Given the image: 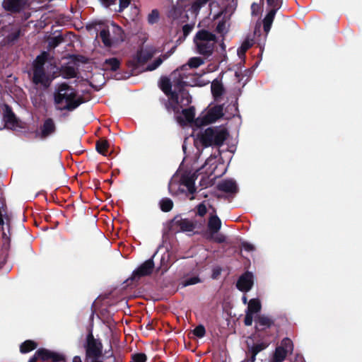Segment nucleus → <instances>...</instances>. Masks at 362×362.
<instances>
[{"instance_id": "49", "label": "nucleus", "mask_w": 362, "mask_h": 362, "mask_svg": "<svg viewBox=\"0 0 362 362\" xmlns=\"http://www.w3.org/2000/svg\"><path fill=\"white\" fill-rule=\"evenodd\" d=\"M132 0H119V8L117 10V12H122L126 8H127L131 4Z\"/></svg>"}, {"instance_id": "17", "label": "nucleus", "mask_w": 362, "mask_h": 362, "mask_svg": "<svg viewBox=\"0 0 362 362\" xmlns=\"http://www.w3.org/2000/svg\"><path fill=\"white\" fill-rule=\"evenodd\" d=\"M210 0H192L191 3L184 5L185 10L190 11L192 14L197 16L201 8L204 6Z\"/></svg>"}, {"instance_id": "19", "label": "nucleus", "mask_w": 362, "mask_h": 362, "mask_svg": "<svg viewBox=\"0 0 362 362\" xmlns=\"http://www.w3.org/2000/svg\"><path fill=\"white\" fill-rule=\"evenodd\" d=\"M208 229L210 235L218 233L221 228V221L216 215H211L208 221Z\"/></svg>"}, {"instance_id": "35", "label": "nucleus", "mask_w": 362, "mask_h": 362, "mask_svg": "<svg viewBox=\"0 0 362 362\" xmlns=\"http://www.w3.org/2000/svg\"><path fill=\"white\" fill-rule=\"evenodd\" d=\"M252 44L248 41L245 40L241 46L238 49V54L240 58L245 57V52L252 47Z\"/></svg>"}, {"instance_id": "48", "label": "nucleus", "mask_w": 362, "mask_h": 362, "mask_svg": "<svg viewBox=\"0 0 362 362\" xmlns=\"http://www.w3.org/2000/svg\"><path fill=\"white\" fill-rule=\"evenodd\" d=\"M163 62V60L161 58H158L156 60H154L151 64L148 65L147 70L148 71H153L157 69Z\"/></svg>"}, {"instance_id": "13", "label": "nucleus", "mask_w": 362, "mask_h": 362, "mask_svg": "<svg viewBox=\"0 0 362 362\" xmlns=\"http://www.w3.org/2000/svg\"><path fill=\"white\" fill-rule=\"evenodd\" d=\"M256 332H264L274 325V320L265 315H259L255 317Z\"/></svg>"}, {"instance_id": "11", "label": "nucleus", "mask_w": 362, "mask_h": 362, "mask_svg": "<svg viewBox=\"0 0 362 362\" xmlns=\"http://www.w3.org/2000/svg\"><path fill=\"white\" fill-rule=\"evenodd\" d=\"M2 5L6 11L17 13L23 11L28 4L27 0H4Z\"/></svg>"}, {"instance_id": "21", "label": "nucleus", "mask_w": 362, "mask_h": 362, "mask_svg": "<svg viewBox=\"0 0 362 362\" xmlns=\"http://www.w3.org/2000/svg\"><path fill=\"white\" fill-rule=\"evenodd\" d=\"M120 60L116 57L106 59L103 62V67L105 70L116 71L120 67Z\"/></svg>"}, {"instance_id": "45", "label": "nucleus", "mask_w": 362, "mask_h": 362, "mask_svg": "<svg viewBox=\"0 0 362 362\" xmlns=\"http://www.w3.org/2000/svg\"><path fill=\"white\" fill-rule=\"evenodd\" d=\"M134 362H146L147 356L144 353H137L132 355Z\"/></svg>"}, {"instance_id": "37", "label": "nucleus", "mask_w": 362, "mask_h": 362, "mask_svg": "<svg viewBox=\"0 0 362 362\" xmlns=\"http://www.w3.org/2000/svg\"><path fill=\"white\" fill-rule=\"evenodd\" d=\"M204 62V59L199 57H192L187 62V66L190 68H198Z\"/></svg>"}, {"instance_id": "62", "label": "nucleus", "mask_w": 362, "mask_h": 362, "mask_svg": "<svg viewBox=\"0 0 362 362\" xmlns=\"http://www.w3.org/2000/svg\"><path fill=\"white\" fill-rule=\"evenodd\" d=\"M39 359L38 356H37L36 353L30 358L28 362H37V361Z\"/></svg>"}, {"instance_id": "4", "label": "nucleus", "mask_w": 362, "mask_h": 362, "mask_svg": "<svg viewBox=\"0 0 362 362\" xmlns=\"http://www.w3.org/2000/svg\"><path fill=\"white\" fill-rule=\"evenodd\" d=\"M83 347L86 361H89L90 358L102 357L103 355V343L100 339L94 337L92 331H90L86 335Z\"/></svg>"}, {"instance_id": "51", "label": "nucleus", "mask_w": 362, "mask_h": 362, "mask_svg": "<svg viewBox=\"0 0 362 362\" xmlns=\"http://www.w3.org/2000/svg\"><path fill=\"white\" fill-rule=\"evenodd\" d=\"M20 35H21V30H17L10 34H8V39L9 41H11V42L16 41L19 38Z\"/></svg>"}, {"instance_id": "12", "label": "nucleus", "mask_w": 362, "mask_h": 362, "mask_svg": "<svg viewBox=\"0 0 362 362\" xmlns=\"http://www.w3.org/2000/svg\"><path fill=\"white\" fill-rule=\"evenodd\" d=\"M33 83L35 85H42L45 87H48L50 85L51 79L49 76L47 74L45 69L35 67L33 68Z\"/></svg>"}, {"instance_id": "36", "label": "nucleus", "mask_w": 362, "mask_h": 362, "mask_svg": "<svg viewBox=\"0 0 362 362\" xmlns=\"http://www.w3.org/2000/svg\"><path fill=\"white\" fill-rule=\"evenodd\" d=\"M50 352L51 351L48 349L40 348L37 350L36 354L39 359H41L43 361H49Z\"/></svg>"}, {"instance_id": "25", "label": "nucleus", "mask_w": 362, "mask_h": 362, "mask_svg": "<svg viewBox=\"0 0 362 362\" xmlns=\"http://www.w3.org/2000/svg\"><path fill=\"white\" fill-rule=\"evenodd\" d=\"M160 102L164 105L168 112L170 113L173 112L176 115L180 112L181 108L180 107V105L174 103V102L166 100L165 98H161Z\"/></svg>"}, {"instance_id": "55", "label": "nucleus", "mask_w": 362, "mask_h": 362, "mask_svg": "<svg viewBox=\"0 0 362 362\" xmlns=\"http://www.w3.org/2000/svg\"><path fill=\"white\" fill-rule=\"evenodd\" d=\"M241 247L247 252H251L255 250V247L253 245L247 243V242H243L241 243Z\"/></svg>"}, {"instance_id": "5", "label": "nucleus", "mask_w": 362, "mask_h": 362, "mask_svg": "<svg viewBox=\"0 0 362 362\" xmlns=\"http://www.w3.org/2000/svg\"><path fill=\"white\" fill-rule=\"evenodd\" d=\"M223 116V107L222 105H217L209 109L206 115L198 117L195 119V125L198 127L208 125L216 122Z\"/></svg>"}, {"instance_id": "59", "label": "nucleus", "mask_w": 362, "mask_h": 362, "mask_svg": "<svg viewBox=\"0 0 362 362\" xmlns=\"http://www.w3.org/2000/svg\"><path fill=\"white\" fill-rule=\"evenodd\" d=\"M114 28H115L114 33H117L119 35H123L124 32L120 26L115 25Z\"/></svg>"}, {"instance_id": "33", "label": "nucleus", "mask_w": 362, "mask_h": 362, "mask_svg": "<svg viewBox=\"0 0 362 362\" xmlns=\"http://www.w3.org/2000/svg\"><path fill=\"white\" fill-rule=\"evenodd\" d=\"M159 87L160 90L165 94H168L172 90V83L170 80L167 77H163L160 79Z\"/></svg>"}, {"instance_id": "41", "label": "nucleus", "mask_w": 362, "mask_h": 362, "mask_svg": "<svg viewBox=\"0 0 362 362\" xmlns=\"http://www.w3.org/2000/svg\"><path fill=\"white\" fill-rule=\"evenodd\" d=\"M200 282H202V280L200 279V278L198 276H192V277L185 279V280H183L182 284L183 286H188L197 284Z\"/></svg>"}, {"instance_id": "24", "label": "nucleus", "mask_w": 362, "mask_h": 362, "mask_svg": "<svg viewBox=\"0 0 362 362\" xmlns=\"http://www.w3.org/2000/svg\"><path fill=\"white\" fill-rule=\"evenodd\" d=\"M262 305L258 298H252L248 302V305L245 312L252 315L257 314L261 311Z\"/></svg>"}, {"instance_id": "58", "label": "nucleus", "mask_w": 362, "mask_h": 362, "mask_svg": "<svg viewBox=\"0 0 362 362\" xmlns=\"http://www.w3.org/2000/svg\"><path fill=\"white\" fill-rule=\"evenodd\" d=\"M258 9H259V6H258V4H256V3H253V4L251 5L252 15V16H256V15L257 14Z\"/></svg>"}, {"instance_id": "50", "label": "nucleus", "mask_w": 362, "mask_h": 362, "mask_svg": "<svg viewBox=\"0 0 362 362\" xmlns=\"http://www.w3.org/2000/svg\"><path fill=\"white\" fill-rule=\"evenodd\" d=\"M197 214L199 216L203 217L207 212L206 207L204 203H201L197 206Z\"/></svg>"}, {"instance_id": "60", "label": "nucleus", "mask_w": 362, "mask_h": 362, "mask_svg": "<svg viewBox=\"0 0 362 362\" xmlns=\"http://www.w3.org/2000/svg\"><path fill=\"white\" fill-rule=\"evenodd\" d=\"M187 190L189 194H193L196 192V187L195 185H192L191 187H187Z\"/></svg>"}, {"instance_id": "39", "label": "nucleus", "mask_w": 362, "mask_h": 362, "mask_svg": "<svg viewBox=\"0 0 362 362\" xmlns=\"http://www.w3.org/2000/svg\"><path fill=\"white\" fill-rule=\"evenodd\" d=\"M159 12L157 9H153L148 16V23L149 24L156 23L159 20Z\"/></svg>"}, {"instance_id": "61", "label": "nucleus", "mask_w": 362, "mask_h": 362, "mask_svg": "<svg viewBox=\"0 0 362 362\" xmlns=\"http://www.w3.org/2000/svg\"><path fill=\"white\" fill-rule=\"evenodd\" d=\"M100 358L101 357L90 358H89V361L88 362H103V361L101 360Z\"/></svg>"}, {"instance_id": "38", "label": "nucleus", "mask_w": 362, "mask_h": 362, "mask_svg": "<svg viewBox=\"0 0 362 362\" xmlns=\"http://www.w3.org/2000/svg\"><path fill=\"white\" fill-rule=\"evenodd\" d=\"M279 346H283L284 349L287 352L291 353L293 350V344L291 339L288 337L283 339Z\"/></svg>"}, {"instance_id": "44", "label": "nucleus", "mask_w": 362, "mask_h": 362, "mask_svg": "<svg viewBox=\"0 0 362 362\" xmlns=\"http://www.w3.org/2000/svg\"><path fill=\"white\" fill-rule=\"evenodd\" d=\"M193 334L198 338H202L206 334V329L204 325H199L193 330Z\"/></svg>"}, {"instance_id": "9", "label": "nucleus", "mask_w": 362, "mask_h": 362, "mask_svg": "<svg viewBox=\"0 0 362 362\" xmlns=\"http://www.w3.org/2000/svg\"><path fill=\"white\" fill-rule=\"evenodd\" d=\"M4 124H1L0 127L3 129H15L18 127V120L13 112L12 108L8 105H5L3 114Z\"/></svg>"}, {"instance_id": "18", "label": "nucleus", "mask_w": 362, "mask_h": 362, "mask_svg": "<svg viewBox=\"0 0 362 362\" xmlns=\"http://www.w3.org/2000/svg\"><path fill=\"white\" fill-rule=\"evenodd\" d=\"M151 57L152 55L148 52L141 49L136 52V57L132 62H129V63H131L133 66L136 67L146 64Z\"/></svg>"}, {"instance_id": "3", "label": "nucleus", "mask_w": 362, "mask_h": 362, "mask_svg": "<svg viewBox=\"0 0 362 362\" xmlns=\"http://www.w3.org/2000/svg\"><path fill=\"white\" fill-rule=\"evenodd\" d=\"M194 42L197 52L207 58L214 52L215 45L217 42V37L216 35L209 30L202 29L196 33L194 37Z\"/></svg>"}, {"instance_id": "6", "label": "nucleus", "mask_w": 362, "mask_h": 362, "mask_svg": "<svg viewBox=\"0 0 362 362\" xmlns=\"http://www.w3.org/2000/svg\"><path fill=\"white\" fill-rule=\"evenodd\" d=\"M266 2L270 10L263 19V30L266 33H268L272 28L276 12L282 6L283 0H266Z\"/></svg>"}, {"instance_id": "32", "label": "nucleus", "mask_w": 362, "mask_h": 362, "mask_svg": "<svg viewBox=\"0 0 362 362\" xmlns=\"http://www.w3.org/2000/svg\"><path fill=\"white\" fill-rule=\"evenodd\" d=\"M95 148L99 153L105 156L108 151L109 143L105 139H100L96 142Z\"/></svg>"}, {"instance_id": "14", "label": "nucleus", "mask_w": 362, "mask_h": 362, "mask_svg": "<svg viewBox=\"0 0 362 362\" xmlns=\"http://www.w3.org/2000/svg\"><path fill=\"white\" fill-rule=\"evenodd\" d=\"M216 188L218 191L230 194H235L238 192L235 181L231 179L222 180L217 185Z\"/></svg>"}, {"instance_id": "47", "label": "nucleus", "mask_w": 362, "mask_h": 362, "mask_svg": "<svg viewBox=\"0 0 362 362\" xmlns=\"http://www.w3.org/2000/svg\"><path fill=\"white\" fill-rule=\"evenodd\" d=\"M64 358L62 354L51 351L49 361L53 362H59L64 361Z\"/></svg>"}, {"instance_id": "8", "label": "nucleus", "mask_w": 362, "mask_h": 362, "mask_svg": "<svg viewBox=\"0 0 362 362\" xmlns=\"http://www.w3.org/2000/svg\"><path fill=\"white\" fill-rule=\"evenodd\" d=\"M154 267L153 258L146 260L132 272L130 279L138 281L142 277L150 276L153 272Z\"/></svg>"}, {"instance_id": "23", "label": "nucleus", "mask_w": 362, "mask_h": 362, "mask_svg": "<svg viewBox=\"0 0 362 362\" xmlns=\"http://www.w3.org/2000/svg\"><path fill=\"white\" fill-rule=\"evenodd\" d=\"M60 72L62 77L66 79L76 78L78 75L77 69L71 66H62Z\"/></svg>"}, {"instance_id": "7", "label": "nucleus", "mask_w": 362, "mask_h": 362, "mask_svg": "<svg viewBox=\"0 0 362 362\" xmlns=\"http://www.w3.org/2000/svg\"><path fill=\"white\" fill-rule=\"evenodd\" d=\"M196 225L188 218H182L180 215L175 216L170 222V229L175 232H192Z\"/></svg>"}, {"instance_id": "20", "label": "nucleus", "mask_w": 362, "mask_h": 362, "mask_svg": "<svg viewBox=\"0 0 362 362\" xmlns=\"http://www.w3.org/2000/svg\"><path fill=\"white\" fill-rule=\"evenodd\" d=\"M268 346V344L266 342H260L254 344L252 346L248 345V353L250 354V362H255L256 360V356L260 351H263Z\"/></svg>"}, {"instance_id": "42", "label": "nucleus", "mask_w": 362, "mask_h": 362, "mask_svg": "<svg viewBox=\"0 0 362 362\" xmlns=\"http://www.w3.org/2000/svg\"><path fill=\"white\" fill-rule=\"evenodd\" d=\"M208 239L216 243H223L226 241V237L225 235L222 233H216L215 235H210Z\"/></svg>"}, {"instance_id": "53", "label": "nucleus", "mask_w": 362, "mask_h": 362, "mask_svg": "<svg viewBox=\"0 0 362 362\" xmlns=\"http://www.w3.org/2000/svg\"><path fill=\"white\" fill-rule=\"evenodd\" d=\"M194 28L193 25L190 24H185L182 27V32L185 37H187L192 30Z\"/></svg>"}, {"instance_id": "28", "label": "nucleus", "mask_w": 362, "mask_h": 362, "mask_svg": "<svg viewBox=\"0 0 362 362\" xmlns=\"http://www.w3.org/2000/svg\"><path fill=\"white\" fill-rule=\"evenodd\" d=\"M99 36L106 47H111L112 46V42L110 38V31L107 28H103L100 31Z\"/></svg>"}, {"instance_id": "26", "label": "nucleus", "mask_w": 362, "mask_h": 362, "mask_svg": "<svg viewBox=\"0 0 362 362\" xmlns=\"http://www.w3.org/2000/svg\"><path fill=\"white\" fill-rule=\"evenodd\" d=\"M287 354L288 353L284 349L283 346H277L270 362H282L285 360Z\"/></svg>"}, {"instance_id": "22", "label": "nucleus", "mask_w": 362, "mask_h": 362, "mask_svg": "<svg viewBox=\"0 0 362 362\" xmlns=\"http://www.w3.org/2000/svg\"><path fill=\"white\" fill-rule=\"evenodd\" d=\"M211 89L213 97L216 100L222 96L225 92L222 83L216 79L211 83Z\"/></svg>"}, {"instance_id": "43", "label": "nucleus", "mask_w": 362, "mask_h": 362, "mask_svg": "<svg viewBox=\"0 0 362 362\" xmlns=\"http://www.w3.org/2000/svg\"><path fill=\"white\" fill-rule=\"evenodd\" d=\"M168 97V100H170L172 102H174V103H176L177 105H180V93L177 90H171L168 94H165Z\"/></svg>"}, {"instance_id": "52", "label": "nucleus", "mask_w": 362, "mask_h": 362, "mask_svg": "<svg viewBox=\"0 0 362 362\" xmlns=\"http://www.w3.org/2000/svg\"><path fill=\"white\" fill-rule=\"evenodd\" d=\"M253 321V315L245 312V317L244 319V324L245 326H251Z\"/></svg>"}, {"instance_id": "56", "label": "nucleus", "mask_w": 362, "mask_h": 362, "mask_svg": "<svg viewBox=\"0 0 362 362\" xmlns=\"http://www.w3.org/2000/svg\"><path fill=\"white\" fill-rule=\"evenodd\" d=\"M100 1L105 7L109 8L110 6L115 4L117 0H100Z\"/></svg>"}, {"instance_id": "46", "label": "nucleus", "mask_w": 362, "mask_h": 362, "mask_svg": "<svg viewBox=\"0 0 362 362\" xmlns=\"http://www.w3.org/2000/svg\"><path fill=\"white\" fill-rule=\"evenodd\" d=\"M186 86V82L182 79H178L174 84L175 88L177 92L180 93L186 90L185 89V86Z\"/></svg>"}, {"instance_id": "10", "label": "nucleus", "mask_w": 362, "mask_h": 362, "mask_svg": "<svg viewBox=\"0 0 362 362\" xmlns=\"http://www.w3.org/2000/svg\"><path fill=\"white\" fill-rule=\"evenodd\" d=\"M254 284L253 274L250 272H245L238 279L236 283L237 288L242 292H248Z\"/></svg>"}, {"instance_id": "54", "label": "nucleus", "mask_w": 362, "mask_h": 362, "mask_svg": "<svg viewBox=\"0 0 362 362\" xmlns=\"http://www.w3.org/2000/svg\"><path fill=\"white\" fill-rule=\"evenodd\" d=\"M225 28H226V21L222 20L218 22V23L216 28V31L218 33H223Z\"/></svg>"}, {"instance_id": "2", "label": "nucleus", "mask_w": 362, "mask_h": 362, "mask_svg": "<svg viewBox=\"0 0 362 362\" xmlns=\"http://www.w3.org/2000/svg\"><path fill=\"white\" fill-rule=\"evenodd\" d=\"M229 132L226 128L221 127H208L198 134L202 145L205 147L221 146L228 139Z\"/></svg>"}, {"instance_id": "27", "label": "nucleus", "mask_w": 362, "mask_h": 362, "mask_svg": "<svg viewBox=\"0 0 362 362\" xmlns=\"http://www.w3.org/2000/svg\"><path fill=\"white\" fill-rule=\"evenodd\" d=\"M37 347V342L30 339H28L21 344L20 351L23 354H26L35 350Z\"/></svg>"}, {"instance_id": "16", "label": "nucleus", "mask_w": 362, "mask_h": 362, "mask_svg": "<svg viewBox=\"0 0 362 362\" xmlns=\"http://www.w3.org/2000/svg\"><path fill=\"white\" fill-rule=\"evenodd\" d=\"M56 131V126L52 118L46 119L40 127V137L45 139L54 134Z\"/></svg>"}, {"instance_id": "63", "label": "nucleus", "mask_w": 362, "mask_h": 362, "mask_svg": "<svg viewBox=\"0 0 362 362\" xmlns=\"http://www.w3.org/2000/svg\"><path fill=\"white\" fill-rule=\"evenodd\" d=\"M72 362H82V360L79 356H75L72 359Z\"/></svg>"}, {"instance_id": "34", "label": "nucleus", "mask_w": 362, "mask_h": 362, "mask_svg": "<svg viewBox=\"0 0 362 362\" xmlns=\"http://www.w3.org/2000/svg\"><path fill=\"white\" fill-rule=\"evenodd\" d=\"M64 41V38L62 35L52 37L49 39L48 45L50 48H55L59 46L62 42Z\"/></svg>"}, {"instance_id": "1", "label": "nucleus", "mask_w": 362, "mask_h": 362, "mask_svg": "<svg viewBox=\"0 0 362 362\" xmlns=\"http://www.w3.org/2000/svg\"><path fill=\"white\" fill-rule=\"evenodd\" d=\"M54 100L57 105L65 103L66 105L60 110L67 111H73L86 102L82 96L77 97L76 90L66 83L58 86L54 94Z\"/></svg>"}, {"instance_id": "40", "label": "nucleus", "mask_w": 362, "mask_h": 362, "mask_svg": "<svg viewBox=\"0 0 362 362\" xmlns=\"http://www.w3.org/2000/svg\"><path fill=\"white\" fill-rule=\"evenodd\" d=\"M181 182L187 188L194 185L195 179L194 175H183L181 177Z\"/></svg>"}, {"instance_id": "30", "label": "nucleus", "mask_w": 362, "mask_h": 362, "mask_svg": "<svg viewBox=\"0 0 362 362\" xmlns=\"http://www.w3.org/2000/svg\"><path fill=\"white\" fill-rule=\"evenodd\" d=\"M173 202L168 197H165L159 202V206L162 211L169 212L173 208Z\"/></svg>"}, {"instance_id": "57", "label": "nucleus", "mask_w": 362, "mask_h": 362, "mask_svg": "<svg viewBox=\"0 0 362 362\" xmlns=\"http://www.w3.org/2000/svg\"><path fill=\"white\" fill-rule=\"evenodd\" d=\"M221 273V269L220 267L215 268L213 269L211 277L214 279H217Z\"/></svg>"}, {"instance_id": "15", "label": "nucleus", "mask_w": 362, "mask_h": 362, "mask_svg": "<svg viewBox=\"0 0 362 362\" xmlns=\"http://www.w3.org/2000/svg\"><path fill=\"white\" fill-rule=\"evenodd\" d=\"M182 114L184 117L180 115H177L176 117V120L180 125L183 126L187 123H192L193 122L195 123V108L194 106L183 109L182 110Z\"/></svg>"}, {"instance_id": "64", "label": "nucleus", "mask_w": 362, "mask_h": 362, "mask_svg": "<svg viewBox=\"0 0 362 362\" xmlns=\"http://www.w3.org/2000/svg\"><path fill=\"white\" fill-rule=\"evenodd\" d=\"M175 48H176L175 47H173L170 52H168L167 54H165L163 56V57H164V58H165V59H166L169 55H170V54L174 52V50L175 49Z\"/></svg>"}, {"instance_id": "29", "label": "nucleus", "mask_w": 362, "mask_h": 362, "mask_svg": "<svg viewBox=\"0 0 362 362\" xmlns=\"http://www.w3.org/2000/svg\"><path fill=\"white\" fill-rule=\"evenodd\" d=\"M49 54L47 52H43L41 54L38 55L33 63V68L39 67L45 69V64L48 59Z\"/></svg>"}, {"instance_id": "31", "label": "nucleus", "mask_w": 362, "mask_h": 362, "mask_svg": "<svg viewBox=\"0 0 362 362\" xmlns=\"http://www.w3.org/2000/svg\"><path fill=\"white\" fill-rule=\"evenodd\" d=\"M180 107L182 108L184 106H188L190 103H192V99L188 90H185L180 93Z\"/></svg>"}]
</instances>
